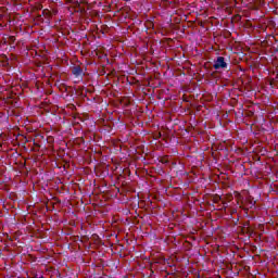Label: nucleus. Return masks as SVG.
I'll use <instances>...</instances> for the list:
<instances>
[{
    "label": "nucleus",
    "mask_w": 278,
    "mask_h": 278,
    "mask_svg": "<svg viewBox=\"0 0 278 278\" xmlns=\"http://www.w3.org/2000/svg\"><path fill=\"white\" fill-rule=\"evenodd\" d=\"M214 68L218 71L219 68H227V62H225V58L218 56L214 63Z\"/></svg>",
    "instance_id": "f257e3e1"
},
{
    "label": "nucleus",
    "mask_w": 278,
    "mask_h": 278,
    "mask_svg": "<svg viewBox=\"0 0 278 278\" xmlns=\"http://www.w3.org/2000/svg\"><path fill=\"white\" fill-rule=\"evenodd\" d=\"M73 74L76 75V77H79V75H81V67L79 66L74 67Z\"/></svg>",
    "instance_id": "f03ea898"
}]
</instances>
